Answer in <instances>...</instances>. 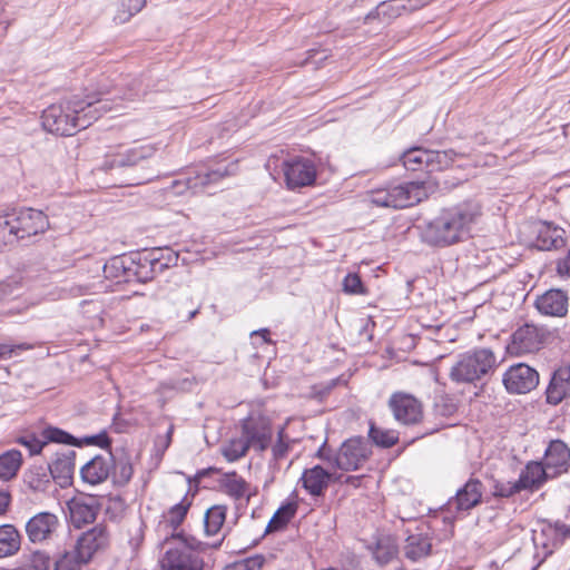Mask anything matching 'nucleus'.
<instances>
[{"instance_id": "obj_51", "label": "nucleus", "mask_w": 570, "mask_h": 570, "mask_svg": "<svg viewBox=\"0 0 570 570\" xmlns=\"http://www.w3.org/2000/svg\"><path fill=\"white\" fill-rule=\"evenodd\" d=\"M289 445L283 439V430L278 433L277 442L272 446L273 459L278 462L288 454Z\"/></svg>"}, {"instance_id": "obj_4", "label": "nucleus", "mask_w": 570, "mask_h": 570, "mask_svg": "<svg viewBox=\"0 0 570 570\" xmlns=\"http://www.w3.org/2000/svg\"><path fill=\"white\" fill-rule=\"evenodd\" d=\"M426 197V187L421 181L389 185L368 193V202L372 205L394 209L413 206Z\"/></svg>"}, {"instance_id": "obj_42", "label": "nucleus", "mask_w": 570, "mask_h": 570, "mask_svg": "<svg viewBox=\"0 0 570 570\" xmlns=\"http://www.w3.org/2000/svg\"><path fill=\"white\" fill-rule=\"evenodd\" d=\"M51 559L45 551H33L24 557L21 570H49Z\"/></svg>"}, {"instance_id": "obj_49", "label": "nucleus", "mask_w": 570, "mask_h": 570, "mask_svg": "<svg viewBox=\"0 0 570 570\" xmlns=\"http://www.w3.org/2000/svg\"><path fill=\"white\" fill-rule=\"evenodd\" d=\"M521 490L518 485V482H497L493 487V495L498 498H510L515 493H519Z\"/></svg>"}, {"instance_id": "obj_11", "label": "nucleus", "mask_w": 570, "mask_h": 570, "mask_svg": "<svg viewBox=\"0 0 570 570\" xmlns=\"http://www.w3.org/2000/svg\"><path fill=\"white\" fill-rule=\"evenodd\" d=\"M49 228L48 217L32 208L14 212V238L24 239L45 233Z\"/></svg>"}, {"instance_id": "obj_62", "label": "nucleus", "mask_w": 570, "mask_h": 570, "mask_svg": "<svg viewBox=\"0 0 570 570\" xmlns=\"http://www.w3.org/2000/svg\"><path fill=\"white\" fill-rule=\"evenodd\" d=\"M151 179V177H144V178H140V179H136L135 181H132L131 184H141V183H146V181H149Z\"/></svg>"}, {"instance_id": "obj_10", "label": "nucleus", "mask_w": 570, "mask_h": 570, "mask_svg": "<svg viewBox=\"0 0 570 570\" xmlns=\"http://www.w3.org/2000/svg\"><path fill=\"white\" fill-rule=\"evenodd\" d=\"M156 153L153 145H141L124 151L106 155L100 169L110 171L137 166L140 161L151 158Z\"/></svg>"}, {"instance_id": "obj_1", "label": "nucleus", "mask_w": 570, "mask_h": 570, "mask_svg": "<svg viewBox=\"0 0 570 570\" xmlns=\"http://www.w3.org/2000/svg\"><path fill=\"white\" fill-rule=\"evenodd\" d=\"M480 216L481 206L474 200L463 202L442 209L436 217L425 225L422 238L425 243L439 247L463 242L471 236L472 226Z\"/></svg>"}, {"instance_id": "obj_17", "label": "nucleus", "mask_w": 570, "mask_h": 570, "mask_svg": "<svg viewBox=\"0 0 570 570\" xmlns=\"http://www.w3.org/2000/svg\"><path fill=\"white\" fill-rule=\"evenodd\" d=\"M109 538L107 525L99 523L87 532H83L77 540L76 547L80 550L82 557L90 561L96 552L105 549L109 544Z\"/></svg>"}, {"instance_id": "obj_5", "label": "nucleus", "mask_w": 570, "mask_h": 570, "mask_svg": "<svg viewBox=\"0 0 570 570\" xmlns=\"http://www.w3.org/2000/svg\"><path fill=\"white\" fill-rule=\"evenodd\" d=\"M497 367V357L490 348H475L461 354L450 371L456 383H474L491 374Z\"/></svg>"}, {"instance_id": "obj_16", "label": "nucleus", "mask_w": 570, "mask_h": 570, "mask_svg": "<svg viewBox=\"0 0 570 570\" xmlns=\"http://www.w3.org/2000/svg\"><path fill=\"white\" fill-rule=\"evenodd\" d=\"M483 487L479 480L470 479L456 491L454 498L448 501V510L464 512L476 507L482 499Z\"/></svg>"}, {"instance_id": "obj_19", "label": "nucleus", "mask_w": 570, "mask_h": 570, "mask_svg": "<svg viewBox=\"0 0 570 570\" xmlns=\"http://www.w3.org/2000/svg\"><path fill=\"white\" fill-rule=\"evenodd\" d=\"M570 397V366L557 368L546 389V401L550 405H559Z\"/></svg>"}, {"instance_id": "obj_58", "label": "nucleus", "mask_w": 570, "mask_h": 570, "mask_svg": "<svg viewBox=\"0 0 570 570\" xmlns=\"http://www.w3.org/2000/svg\"><path fill=\"white\" fill-rule=\"evenodd\" d=\"M558 272L570 276V255L559 262Z\"/></svg>"}, {"instance_id": "obj_15", "label": "nucleus", "mask_w": 570, "mask_h": 570, "mask_svg": "<svg viewBox=\"0 0 570 570\" xmlns=\"http://www.w3.org/2000/svg\"><path fill=\"white\" fill-rule=\"evenodd\" d=\"M59 528V519L51 512H39L26 523V533L32 543L50 540Z\"/></svg>"}, {"instance_id": "obj_64", "label": "nucleus", "mask_w": 570, "mask_h": 570, "mask_svg": "<svg viewBox=\"0 0 570 570\" xmlns=\"http://www.w3.org/2000/svg\"><path fill=\"white\" fill-rule=\"evenodd\" d=\"M197 313H198V311H197V309L193 311V312L190 313V315H189V318L195 317V315H196Z\"/></svg>"}, {"instance_id": "obj_56", "label": "nucleus", "mask_w": 570, "mask_h": 570, "mask_svg": "<svg viewBox=\"0 0 570 570\" xmlns=\"http://www.w3.org/2000/svg\"><path fill=\"white\" fill-rule=\"evenodd\" d=\"M333 454L331 450L326 448V443H324L318 451L316 452V456L321 460L327 461L333 466Z\"/></svg>"}, {"instance_id": "obj_39", "label": "nucleus", "mask_w": 570, "mask_h": 570, "mask_svg": "<svg viewBox=\"0 0 570 570\" xmlns=\"http://www.w3.org/2000/svg\"><path fill=\"white\" fill-rule=\"evenodd\" d=\"M402 7L400 0H392L389 2H381L373 11H371L366 17L365 20H372V19H383L384 21H390L391 19H394L399 16H401Z\"/></svg>"}, {"instance_id": "obj_40", "label": "nucleus", "mask_w": 570, "mask_h": 570, "mask_svg": "<svg viewBox=\"0 0 570 570\" xmlns=\"http://www.w3.org/2000/svg\"><path fill=\"white\" fill-rule=\"evenodd\" d=\"M455 153L450 150H429V163H426V171L433 173L446 169L454 160Z\"/></svg>"}, {"instance_id": "obj_20", "label": "nucleus", "mask_w": 570, "mask_h": 570, "mask_svg": "<svg viewBox=\"0 0 570 570\" xmlns=\"http://www.w3.org/2000/svg\"><path fill=\"white\" fill-rule=\"evenodd\" d=\"M112 454L96 455L80 469L81 479L91 485L106 481L111 473Z\"/></svg>"}, {"instance_id": "obj_7", "label": "nucleus", "mask_w": 570, "mask_h": 570, "mask_svg": "<svg viewBox=\"0 0 570 570\" xmlns=\"http://www.w3.org/2000/svg\"><path fill=\"white\" fill-rule=\"evenodd\" d=\"M368 443L361 436L346 440L333 456V466L343 471H355L368 459Z\"/></svg>"}, {"instance_id": "obj_60", "label": "nucleus", "mask_w": 570, "mask_h": 570, "mask_svg": "<svg viewBox=\"0 0 570 570\" xmlns=\"http://www.w3.org/2000/svg\"><path fill=\"white\" fill-rule=\"evenodd\" d=\"M380 550L381 548L379 547L377 549V552H376V559L381 562V563H385L390 560L392 553L391 552H386L384 553L383 556L380 554Z\"/></svg>"}, {"instance_id": "obj_36", "label": "nucleus", "mask_w": 570, "mask_h": 570, "mask_svg": "<svg viewBox=\"0 0 570 570\" xmlns=\"http://www.w3.org/2000/svg\"><path fill=\"white\" fill-rule=\"evenodd\" d=\"M226 519V507L214 505L207 510L204 518V529L208 537L216 535Z\"/></svg>"}, {"instance_id": "obj_30", "label": "nucleus", "mask_w": 570, "mask_h": 570, "mask_svg": "<svg viewBox=\"0 0 570 570\" xmlns=\"http://www.w3.org/2000/svg\"><path fill=\"white\" fill-rule=\"evenodd\" d=\"M191 505V499L186 494L178 503L173 505L166 513L163 514V520L159 525L165 529H170L171 534H177L176 530L185 520L187 512Z\"/></svg>"}, {"instance_id": "obj_43", "label": "nucleus", "mask_w": 570, "mask_h": 570, "mask_svg": "<svg viewBox=\"0 0 570 570\" xmlns=\"http://www.w3.org/2000/svg\"><path fill=\"white\" fill-rule=\"evenodd\" d=\"M368 436L379 446L391 448L399 441V434L393 430H384L371 425Z\"/></svg>"}, {"instance_id": "obj_31", "label": "nucleus", "mask_w": 570, "mask_h": 570, "mask_svg": "<svg viewBox=\"0 0 570 570\" xmlns=\"http://www.w3.org/2000/svg\"><path fill=\"white\" fill-rule=\"evenodd\" d=\"M431 540L426 534L414 533L406 538L404 546V554L412 561H417L426 556L431 551Z\"/></svg>"}, {"instance_id": "obj_50", "label": "nucleus", "mask_w": 570, "mask_h": 570, "mask_svg": "<svg viewBox=\"0 0 570 570\" xmlns=\"http://www.w3.org/2000/svg\"><path fill=\"white\" fill-rule=\"evenodd\" d=\"M343 291L347 294H362L363 284L357 274L350 273L343 279Z\"/></svg>"}, {"instance_id": "obj_26", "label": "nucleus", "mask_w": 570, "mask_h": 570, "mask_svg": "<svg viewBox=\"0 0 570 570\" xmlns=\"http://www.w3.org/2000/svg\"><path fill=\"white\" fill-rule=\"evenodd\" d=\"M550 478L553 476L541 462H530L522 470L517 482L521 491L537 490Z\"/></svg>"}, {"instance_id": "obj_21", "label": "nucleus", "mask_w": 570, "mask_h": 570, "mask_svg": "<svg viewBox=\"0 0 570 570\" xmlns=\"http://www.w3.org/2000/svg\"><path fill=\"white\" fill-rule=\"evenodd\" d=\"M334 474L325 470L322 465H314L305 469L301 482L303 488L313 497L323 495L331 482Z\"/></svg>"}, {"instance_id": "obj_23", "label": "nucleus", "mask_w": 570, "mask_h": 570, "mask_svg": "<svg viewBox=\"0 0 570 570\" xmlns=\"http://www.w3.org/2000/svg\"><path fill=\"white\" fill-rule=\"evenodd\" d=\"M75 456L73 450H66L61 453H56L55 459L49 463V470L52 478L61 485L65 487L70 483L75 472Z\"/></svg>"}, {"instance_id": "obj_6", "label": "nucleus", "mask_w": 570, "mask_h": 570, "mask_svg": "<svg viewBox=\"0 0 570 570\" xmlns=\"http://www.w3.org/2000/svg\"><path fill=\"white\" fill-rule=\"evenodd\" d=\"M146 266L137 264L131 257L115 256L104 265V274L106 278L116 281L117 283H128L134 279L146 282L153 277V271H145Z\"/></svg>"}, {"instance_id": "obj_2", "label": "nucleus", "mask_w": 570, "mask_h": 570, "mask_svg": "<svg viewBox=\"0 0 570 570\" xmlns=\"http://www.w3.org/2000/svg\"><path fill=\"white\" fill-rule=\"evenodd\" d=\"M111 109L109 99L73 98L59 105L49 106L42 114V125L52 134L71 136L76 130L87 128Z\"/></svg>"}, {"instance_id": "obj_53", "label": "nucleus", "mask_w": 570, "mask_h": 570, "mask_svg": "<svg viewBox=\"0 0 570 570\" xmlns=\"http://www.w3.org/2000/svg\"><path fill=\"white\" fill-rule=\"evenodd\" d=\"M19 287V282L16 278L8 279L0 284V301L6 299L8 296L13 295L14 291Z\"/></svg>"}, {"instance_id": "obj_27", "label": "nucleus", "mask_w": 570, "mask_h": 570, "mask_svg": "<svg viewBox=\"0 0 570 570\" xmlns=\"http://www.w3.org/2000/svg\"><path fill=\"white\" fill-rule=\"evenodd\" d=\"M564 230L560 227L544 223L538 229L535 246L540 250H551L563 247Z\"/></svg>"}, {"instance_id": "obj_3", "label": "nucleus", "mask_w": 570, "mask_h": 570, "mask_svg": "<svg viewBox=\"0 0 570 570\" xmlns=\"http://www.w3.org/2000/svg\"><path fill=\"white\" fill-rule=\"evenodd\" d=\"M164 544L168 546L160 563L164 570H204V560L199 553L208 547L191 535L171 534Z\"/></svg>"}, {"instance_id": "obj_52", "label": "nucleus", "mask_w": 570, "mask_h": 570, "mask_svg": "<svg viewBox=\"0 0 570 570\" xmlns=\"http://www.w3.org/2000/svg\"><path fill=\"white\" fill-rule=\"evenodd\" d=\"M32 345L22 343L17 345H8V344H1L0 343V360H8L10 358L17 350H31Z\"/></svg>"}, {"instance_id": "obj_55", "label": "nucleus", "mask_w": 570, "mask_h": 570, "mask_svg": "<svg viewBox=\"0 0 570 570\" xmlns=\"http://www.w3.org/2000/svg\"><path fill=\"white\" fill-rule=\"evenodd\" d=\"M11 503V495L8 491H0V515H4Z\"/></svg>"}, {"instance_id": "obj_57", "label": "nucleus", "mask_w": 570, "mask_h": 570, "mask_svg": "<svg viewBox=\"0 0 570 570\" xmlns=\"http://www.w3.org/2000/svg\"><path fill=\"white\" fill-rule=\"evenodd\" d=\"M88 442L91 444L99 445L101 448L109 445V440L106 434H98V435L91 436L88 439Z\"/></svg>"}, {"instance_id": "obj_14", "label": "nucleus", "mask_w": 570, "mask_h": 570, "mask_svg": "<svg viewBox=\"0 0 570 570\" xmlns=\"http://www.w3.org/2000/svg\"><path fill=\"white\" fill-rule=\"evenodd\" d=\"M17 442L29 450L30 455L39 454L49 442L75 444L76 440L69 433L49 426L41 432V438L33 433H28L18 438Z\"/></svg>"}, {"instance_id": "obj_34", "label": "nucleus", "mask_w": 570, "mask_h": 570, "mask_svg": "<svg viewBox=\"0 0 570 570\" xmlns=\"http://www.w3.org/2000/svg\"><path fill=\"white\" fill-rule=\"evenodd\" d=\"M235 164H230L228 166H225L224 168L218 167L217 169L198 174L194 179L188 178L187 186L188 188L196 189L197 187H205L212 183H216L220 178L232 175L235 171Z\"/></svg>"}, {"instance_id": "obj_35", "label": "nucleus", "mask_w": 570, "mask_h": 570, "mask_svg": "<svg viewBox=\"0 0 570 570\" xmlns=\"http://www.w3.org/2000/svg\"><path fill=\"white\" fill-rule=\"evenodd\" d=\"M87 562L89 560L83 558L80 550L75 547L72 550L59 554L53 566L55 570H81V567Z\"/></svg>"}, {"instance_id": "obj_12", "label": "nucleus", "mask_w": 570, "mask_h": 570, "mask_svg": "<svg viewBox=\"0 0 570 570\" xmlns=\"http://www.w3.org/2000/svg\"><path fill=\"white\" fill-rule=\"evenodd\" d=\"M242 434L250 448L264 451L268 448L273 436L271 421L262 415H250L243 422Z\"/></svg>"}, {"instance_id": "obj_41", "label": "nucleus", "mask_w": 570, "mask_h": 570, "mask_svg": "<svg viewBox=\"0 0 570 570\" xmlns=\"http://www.w3.org/2000/svg\"><path fill=\"white\" fill-rule=\"evenodd\" d=\"M249 448L248 441H246L242 434L240 438L232 439L227 444H225L222 448V454L227 461L234 462L243 458Z\"/></svg>"}, {"instance_id": "obj_48", "label": "nucleus", "mask_w": 570, "mask_h": 570, "mask_svg": "<svg viewBox=\"0 0 570 570\" xmlns=\"http://www.w3.org/2000/svg\"><path fill=\"white\" fill-rule=\"evenodd\" d=\"M14 239V213L0 216V240L7 244Z\"/></svg>"}, {"instance_id": "obj_47", "label": "nucleus", "mask_w": 570, "mask_h": 570, "mask_svg": "<svg viewBox=\"0 0 570 570\" xmlns=\"http://www.w3.org/2000/svg\"><path fill=\"white\" fill-rule=\"evenodd\" d=\"M127 533H128V542L130 544V547L132 549H137L142 540H144V537H145V523L141 519H136L134 520L128 529H127Z\"/></svg>"}, {"instance_id": "obj_8", "label": "nucleus", "mask_w": 570, "mask_h": 570, "mask_svg": "<svg viewBox=\"0 0 570 570\" xmlns=\"http://www.w3.org/2000/svg\"><path fill=\"white\" fill-rule=\"evenodd\" d=\"M505 390L511 394H525L539 384V373L524 363L511 365L502 377Z\"/></svg>"}, {"instance_id": "obj_61", "label": "nucleus", "mask_w": 570, "mask_h": 570, "mask_svg": "<svg viewBox=\"0 0 570 570\" xmlns=\"http://www.w3.org/2000/svg\"><path fill=\"white\" fill-rule=\"evenodd\" d=\"M111 94V90L108 87H101L99 89V95H108Z\"/></svg>"}, {"instance_id": "obj_32", "label": "nucleus", "mask_w": 570, "mask_h": 570, "mask_svg": "<svg viewBox=\"0 0 570 570\" xmlns=\"http://www.w3.org/2000/svg\"><path fill=\"white\" fill-rule=\"evenodd\" d=\"M219 487L224 493L234 500L249 497L247 482L235 472L224 474L219 480Z\"/></svg>"}, {"instance_id": "obj_13", "label": "nucleus", "mask_w": 570, "mask_h": 570, "mask_svg": "<svg viewBox=\"0 0 570 570\" xmlns=\"http://www.w3.org/2000/svg\"><path fill=\"white\" fill-rule=\"evenodd\" d=\"M389 405L395 420L404 425L416 424L423 416L421 402L410 394H393Z\"/></svg>"}, {"instance_id": "obj_22", "label": "nucleus", "mask_w": 570, "mask_h": 570, "mask_svg": "<svg viewBox=\"0 0 570 570\" xmlns=\"http://www.w3.org/2000/svg\"><path fill=\"white\" fill-rule=\"evenodd\" d=\"M541 337L535 326L525 324L512 334L510 348L517 354H527L538 351Z\"/></svg>"}, {"instance_id": "obj_28", "label": "nucleus", "mask_w": 570, "mask_h": 570, "mask_svg": "<svg viewBox=\"0 0 570 570\" xmlns=\"http://www.w3.org/2000/svg\"><path fill=\"white\" fill-rule=\"evenodd\" d=\"M134 468L130 456L125 452L112 454L111 478L115 485L124 487L132 478Z\"/></svg>"}, {"instance_id": "obj_44", "label": "nucleus", "mask_w": 570, "mask_h": 570, "mask_svg": "<svg viewBox=\"0 0 570 570\" xmlns=\"http://www.w3.org/2000/svg\"><path fill=\"white\" fill-rule=\"evenodd\" d=\"M124 88L117 89L115 98L121 100L135 101L145 95V89L139 79H132L130 82L121 85Z\"/></svg>"}, {"instance_id": "obj_46", "label": "nucleus", "mask_w": 570, "mask_h": 570, "mask_svg": "<svg viewBox=\"0 0 570 570\" xmlns=\"http://www.w3.org/2000/svg\"><path fill=\"white\" fill-rule=\"evenodd\" d=\"M146 4V0H121L117 19L120 22L127 21L131 16L139 12Z\"/></svg>"}, {"instance_id": "obj_45", "label": "nucleus", "mask_w": 570, "mask_h": 570, "mask_svg": "<svg viewBox=\"0 0 570 570\" xmlns=\"http://www.w3.org/2000/svg\"><path fill=\"white\" fill-rule=\"evenodd\" d=\"M264 563V556L255 554L228 564L224 570H262Z\"/></svg>"}, {"instance_id": "obj_59", "label": "nucleus", "mask_w": 570, "mask_h": 570, "mask_svg": "<svg viewBox=\"0 0 570 570\" xmlns=\"http://www.w3.org/2000/svg\"><path fill=\"white\" fill-rule=\"evenodd\" d=\"M256 335H259L264 343H268L269 342V338H268L269 331L267 328H262V330H258V331H254L252 333V336H256Z\"/></svg>"}, {"instance_id": "obj_9", "label": "nucleus", "mask_w": 570, "mask_h": 570, "mask_svg": "<svg viewBox=\"0 0 570 570\" xmlns=\"http://www.w3.org/2000/svg\"><path fill=\"white\" fill-rule=\"evenodd\" d=\"M283 171L288 188L295 189L315 183L317 169L314 160L306 157H294L286 160Z\"/></svg>"}, {"instance_id": "obj_25", "label": "nucleus", "mask_w": 570, "mask_h": 570, "mask_svg": "<svg viewBox=\"0 0 570 570\" xmlns=\"http://www.w3.org/2000/svg\"><path fill=\"white\" fill-rule=\"evenodd\" d=\"M99 505L95 499L72 500L69 503L70 522L75 528L81 529L96 520Z\"/></svg>"}, {"instance_id": "obj_33", "label": "nucleus", "mask_w": 570, "mask_h": 570, "mask_svg": "<svg viewBox=\"0 0 570 570\" xmlns=\"http://www.w3.org/2000/svg\"><path fill=\"white\" fill-rule=\"evenodd\" d=\"M22 464V454L12 449L0 454V480L9 481L14 478Z\"/></svg>"}, {"instance_id": "obj_38", "label": "nucleus", "mask_w": 570, "mask_h": 570, "mask_svg": "<svg viewBox=\"0 0 570 570\" xmlns=\"http://www.w3.org/2000/svg\"><path fill=\"white\" fill-rule=\"evenodd\" d=\"M401 160L407 170H426V163H429V150L423 148L409 149L403 153Z\"/></svg>"}, {"instance_id": "obj_24", "label": "nucleus", "mask_w": 570, "mask_h": 570, "mask_svg": "<svg viewBox=\"0 0 570 570\" xmlns=\"http://www.w3.org/2000/svg\"><path fill=\"white\" fill-rule=\"evenodd\" d=\"M538 311L548 316H563L568 311V297L561 289H550L538 297Z\"/></svg>"}, {"instance_id": "obj_54", "label": "nucleus", "mask_w": 570, "mask_h": 570, "mask_svg": "<svg viewBox=\"0 0 570 570\" xmlns=\"http://www.w3.org/2000/svg\"><path fill=\"white\" fill-rule=\"evenodd\" d=\"M431 0H400L402 12H412L430 3Z\"/></svg>"}, {"instance_id": "obj_18", "label": "nucleus", "mask_w": 570, "mask_h": 570, "mask_svg": "<svg viewBox=\"0 0 570 570\" xmlns=\"http://www.w3.org/2000/svg\"><path fill=\"white\" fill-rule=\"evenodd\" d=\"M550 475L557 476L566 472L570 465V449L561 440H553L546 450L542 463Z\"/></svg>"}, {"instance_id": "obj_63", "label": "nucleus", "mask_w": 570, "mask_h": 570, "mask_svg": "<svg viewBox=\"0 0 570 570\" xmlns=\"http://www.w3.org/2000/svg\"><path fill=\"white\" fill-rule=\"evenodd\" d=\"M19 312H20V311L8 309V311L3 312V314H4L6 316H9V315H13L14 313H19Z\"/></svg>"}, {"instance_id": "obj_37", "label": "nucleus", "mask_w": 570, "mask_h": 570, "mask_svg": "<svg viewBox=\"0 0 570 570\" xmlns=\"http://www.w3.org/2000/svg\"><path fill=\"white\" fill-rule=\"evenodd\" d=\"M296 510L297 504L295 502H288L279 507L274 513L273 518L269 520L266 532L269 533L285 528L286 524L294 518Z\"/></svg>"}, {"instance_id": "obj_29", "label": "nucleus", "mask_w": 570, "mask_h": 570, "mask_svg": "<svg viewBox=\"0 0 570 570\" xmlns=\"http://www.w3.org/2000/svg\"><path fill=\"white\" fill-rule=\"evenodd\" d=\"M21 547V535L10 523L0 525V559L17 554Z\"/></svg>"}]
</instances>
